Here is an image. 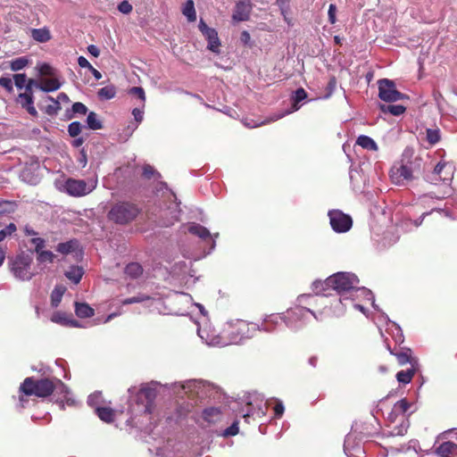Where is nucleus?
I'll list each match as a JSON object with an SVG mask.
<instances>
[{
    "instance_id": "6e6552de",
    "label": "nucleus",
    "mask_w": 457,
    "mask_h": 457,
    "mask_svg": "<svg viewBox=\"0 0 457 457\" xmlns=\"http://www.w3.org/2000/svg\"><path fill=\"white\" fill-rule=\"evenodd\" d=\"M360 279L356 274L353 272L339 271L329 277L325 280L320 278L315 279L312 286H354L359 284Z\"/></svg>"
},
{
    "instance_id": "58836bf2",
    "label": "nucleus",
    "mask_w": 457,
    "mask_h": 457,
    "mask_svg": "<svg viewBox=\"0 0 457 457\" xmlns=\"http://www.w3.org/2000/svg\"><path fill=\"white\" fill-rule=\"evenodd\" d=\"M29 63V59L27 56H21L10 62V69L12 71H19L24 69Z\"/></svg>"
},
{
    "instance_id": "5701e85b",
    "label": "nucleus",
    "mask_w": 457,
    "mask_h": 457,
    "mask_svg": "<svg viewBox=\"0 0 457 457\" xmlns=\"http://www.w3.org/2000/svg\"><path fill=\"white\" fill-rule=\"evenodd\" d=\"M452 165L447 162H438L433 171L432 176H438L442 181L448 182L452 179Z\"/></svg>"
},
{
    "instance_id": "a18cd8bd",
    "label": "nucleus",
    "mask_w": 457,
    "mask_h": 457,
    "mask_svg": "<svg viewBox=\"0 0 457 457\" xmlns=\"http://www.w3.org/2000/svg\"><path fill=\"white\" fill-rule=\"evenodd\" d=\"M37 260L40 263H45V262L53 263L54 260L55 258V255L54 254L53 252L47 251V250H43V249L41 251H39V253H37Z\"/></svg>"
},
{
    "instance_id": "ddd939ff",
    "label": "nucleus",
    "mask_w": 457,
    "mask_h": 457,
    "mask_svg": "<svg viewBox=\"0 0 457 457\" xmlns=\"http://www.w3.org/2000/svg\"><path fill=\"white\" fill-rule=\"evenodd\" d=\"M329 223L336 233H345L353 226V220L350 215L340 210H330L328 213Z\"/></svg>"
},
{
    "instance_id": "052dcab7",
    "label": "nucleus",
    "mask_w": 457,
    "mask_h": 457,
    "mask_svg": "<svg viewBox=\"0 0 457 457\" xmlns=\"http://www.w3.org/2000/svg\"><path fill=\"white\" fill-rule=\"evenodd\" d=\"M72 112L77 114L85 115L87 112V107L84 104L77 102L72 104Z\"/></svg>"
},
{
    "instance_id": "1a4fd4ad",
    "label": "nucleus",
    "mask_w": 457,
    "mask_h": 457,
    "mask_svg": "<svg viewBox=\"0 0 457 457\" xmlns=\"http://www.w3.org/2000/svg\"><path fill=\"white\" fill-rule=\"evenodd\" d=\"M161 386V383L157 381H151L141 387L137 394V400L142 403L141 411L146 414L152 413L157 395V387Z\"/></svg>"
},
{
    "instance_id": "f257e3e1",
    "label": "nucleus",
    "mask_w": 457,
    "mask_h": 457,
    "mask_svg": "<svg viewBox=\"0 0 457 457\" xmlns=\"http://www.w3.org/2000/svg\"><path fill=\"white\" fill-rule=\"evenodd\" d=\"M365 287H316L314 294H302L297 297V305L287 310L285 325L292 329L302 328L311 316L316 318L310 308L303 306L326 305L328 297H336L340 303L349 298L354 290L364 289Z\"/></svg>"
},
{
    "instance_id": "cd10ccee",
    "label": "nucleus",
    "mask_w": 457,
    "mask_h": 457,
    "mask_svg": "<svg viewBox=\"0 0 457 457\" xmlns=\"http://www.w3.org/2000/svg\"><path fill=\"white\" fill-rule=\"evenodd\" d=\"M79 246V243L77 239H71L69 241L59 243L55 248L56 252L62 254H69L76 251Z\"/></svg>"
},
{
    "instance_id": "72a5a7b5",
    "label": "nucleus",
    "mask_w": 457,
    "mask_h": 457,
    "mask_svg": "<svg viewBox=\"0 0 457 457\" xmlns=\"http://www.w3.org/2000/svg\"><path fill=\"white\" fill-rule=\"evenodd\" d=\"M182 13L187 17L189 22L196 20V12L193 0H187L182 8Z\"/></svg>"
},
{
    "instance_id": "3c124183",
    "label": "nucleus",
    "mask_w": 457,
    "mask_h": 457,
    "mask_svg": "<svg viewBox=\"0 0 457 457\" xmlns=\"http://www.w3.org/2000/svg\"><path fill=\"white\" fill-rule=\"evenodd\" d=\"M48 99L52 101V104L47 105L46 108V112L48 115H55L59 110H61V105L59 101H55L52 96H48Z\"/></svg>"
},
{
    "instance_id": "09e8293b",
    "label": "nucleus",
    "mask_w": 457,
    "mask_h": 457,
    "mask_svg": "<svg viewBox=\"0 0 457 457\" xmlns=\"http://www.w3.org/2000/svg\"><path fill=\"white\" fill-rule=\"evenodd\" d=\"M28 79L25 73H17L13 75V81L18 89L24 88L26 90V85Z\"/></svg>"
},
{
    "instance_id": "2f4dec72",
    "label": "nucleus",
    "mask_w": 457,
    "mask_h": 457,
    "mask_svg": "<svg viewBox=\"0 0 457 457\" xmlns=\"http://www.w3.org/2000/svg\"><path fill=\"white\" fill-rule=\"evenodd\" d=\"M220 410L216 407L206 408L203 411V418L209 423L216 422L220 418Z\"/></svg>"
},
{
    "instance_id": "7ed1b4c3",
    "label": "nucleus",
    "mask_w": 457,
    "mask_h": 457,
    "mask_svg": "<svg viewBox=\"0 0 457 457\" xmlns=\"http://www.w3.org/2000/svg\"><path fill=\"white\" fill-rule=\"evenodd\" d=\"M259 329V324L237 320L226 324L224 328L227 345H237L251 338Z\"/></svg>"
},
{
    "instance_id": "aec40b11",
    "label": "nucleus",
    "mask_w": 457,
    "mask_h": 457,
    "mask_svg": "<svg viewBox=\"0 0 457 457\" xmlns=\"http://www.w3.org/2000/svg\"><path fill=\"white\" fill-rule=\"evenodd\" d=\"M344 451L347 457H363L365 453L363 448L359 444L354 443L353 435H348L345 437Z\"/></svg>"
},
{
    "instance_id": "4d7b16f0",
    "label": "nucleus",
    "mask_w": 457,
    "mask_h": 457,
    "mask_svg": "<svg viewBox=\"0 0 457 457\" xmlns=\"http://www.w3.org/2000/svg\"><path fill=\"white\" fill-rule=\"evenodd\" d=\"M51 321L57 324L65 325L68 324V318L64 313L54 312L51 317Z\"/></svg>"
},
{
    "instance_id": "7c9ffc66",
    "label": "nucleus",
    "mask_w": 457,
    "mask_h": 457,
    "mask_svg": "<svg viewBox=\"0 0 457 457\" xmlns=\"http://www.w3.org/2000/svg\"><path fill=\"white\" fill-rule=\"evenodd\" d=\"M356 144L367 150L378 151V149L377 143L371 137L365 135L359 136Z\"/></svg>"
},
{
    "instance_id": "bf43d9fd",
    "label": "nucleus",
    "mask_w": 457,
    "mask_h": 457,
    "mask_svg": "<svg viewBox=\"0 0 457 457\" xmlns=\"http://www.w3.org/2000/svg\"><path fill=\"white\" fill-rule=\"evenodd\" d=\"M239 431V428H238V422L237 421H235L232 423L231 426H229L228 428H227L224 431H223V436H236Z\"/></svg>"
},
{
    "instance_id": "412c9836",
    "label": "nucleus",
    "mask_w": 457,
    "mask_h": 457,
    "mask_svg": "<svg viewBox=\"0 0 457 457\" xmlns=\"http://www.w3.org/2000/svg\"><path fill=\"white\" fill-rule=\"evenodd\" d=\"M251 3L249 0L239 1L235 8L233 19L237 21H245L249 19L251 12Z\"/></svg>"
},
{
    "instance_id": "2eb2a0df",
    "label": "nucleus",
    "mask_w": 457,
    "mask_h": 457,
    "mask_svg": "<svg viewBox=\"0 0 457 457\" xmlns=\"http://www.w3.org/2000/svg\"><path fill=\"white\" fill-rule=\"evenodd\" d=\"M198 28L199 30L206 38V40L208 41L207 49H209L212 53L219 54L220 41L218 37V32L216 31V29L208 27L203 19L200 20Z\"/></svg>"
},
{
    "instance_id": "ea45409f",
    "label": "nucleus",
    "mask_w": 457,
    "mask_h": 457,
    "mask_svg": "<svg viewBox=\"0 0 457 457\" xmlns=\"http://www.w3.org/2000/svg\"><path fill=\"white\" fill-rule=\"evenodd\" d=\"M116 95V89L114 86H106L100 88L97 92V96L101 100L112 99Z\"/></svg>"
},
{
    "instance_id": "f704fd0d",
    "label": "nucleus",
    "mask_w": 457,
    "mask_h": 457,
    "mask_svg": "<svg viewBox=\"0 0 457 457\" xmlns=\"http://www.w3.org/2000/svg\"><path fill=\"white\" fill-rule=\"evenodd\" d=\"M125 274L131 278H137L143 274V268L137 262L129 263L125 268Z\"/></svg>"
},
{
    "instance_id": "f3484780",
    "label": "nucleus",
    "mask_w": 457,
    "mask_h": 457,
    "mask_svg": "<svg viewBox=\"0 0 457 457\" xmlns=\"http://www.w3.org/2000/svg\"><path fill=\"white\" fill-rule=\"evenodd\" d=\"M166 300L169 303H185V304H194L195 305L201 314L204 316V317H206L207 315V312L206 310L204 309V305L201 304V303H193V298L192 296L189 295V294H186V293H182V292H177V291H173L171 294H170L167 297H166Z\"/></svg>"
},
{
    "instance_id": "79ce46f5",
    "label": "nucleus",
    "mask_w": 457,
    "mask_h": 457,
    "mask_svg": "<svg viewBox=\"0 0 457 457\" xmlns=\"http://www.w3.org/2000/svg\"><path fill=\"white\" fill-rule=\"evenodd\" d=\"M383 318L386 320V322L392 324L395 327V333H394L393 337L396 344H402L403 342V334L400 326L389 320L388 316L386 313H382Z\"/></svg>"
},
{
    "instance_id": "c756f323",
    "label": "nucleus",
    "mask_w": 457,
    "mask_h": 457,
    "mask_svg": "<svg viewBox=\"0 0 457 457\" xmlns=\"http://www.w3.org/2000/svg\"><path fill=\"white\" fill-rule=\"evenodd\" d=\"M75 313L79 318H90L94 315V309L87 303L75 302Z\"/></svg>"
},
{
    "instance_id": "c9c22d12",
    "label": "nucleus",
    "mask_w": 457,
    "mask_h": 457,
    "mask_svg": "<svg viewBox=\"0 0 457 457\" xmlns=\"http://www.w3.org/2000/svg\"><path fill=\"white\" fill-rule=\"evenodd\" d=\"M415 367H411V369H408L406 370H400L396 374V378L399 383L409 384L411 381L415 374Z\"/></svg>"
},
{
    "instance_id": "4be33fe9",
    "label": "nucleus",
    "mask_w": 457,
    "mask_h": 457,
    "mask_svg": "<svg viewBox=\"0 0 457 457\" xmlns=\"http://www.w3.org/2000/svg\"><path fill=\"white\" fill-rule=\"evenodd\" d=\"M387 350L391 354L395 355L400 365H404L406 363H410L411 367L418 365V360L411 356V350L410 348H404L403 351L395 353L387 345Z\"/></svg>"
},
{
    "instance_id": "c03bdc74",
    "label": "nucleus",
    "mask_w": 457,
    "mask_h": 457,
    "mask_svg": "<svg viewBox=\"0 0 457 457\" xmlns=\"http://www.w3.org/2000/svg\"><path fill=\"white\" fill-rule=\"evenodd\" d=\"M411 407L406 399L396 402L393 408V412L396 415H403Z\"/></svg>"
},
{
    "instance_id": "8fccbe9b",
    "label": "nucleus",
    "mask_w": 457,
    "mask_h": 457,
    "mask_svg": "<svg viewBox=\"0 0 457 457\" xmlns=\"http://www.w3.org/2000/svg\"><path fill=\"white\" fill-rule=\"evenodd\" d=\"M82 125L79 121H73L68 126V133L71 137H76L81 132Z\"/></svg>"
},
{
    "instance_id": "c85d7f7f",
    "label": "nucleus",
    "mask_w": 457,
    "mask_h": 457,
    "mask_svg": "<svg viewBox=\"0 0 457 457\" xmlns=\"http://www.w3.org/2000/svg\"><path fill=\"white\" fill-rule=\"evenodd\" d=\"M188 232L202 239H207L212 237L210 231L205 227L198 223L190 224L188 227Z\"/></svg>"
},
{
    "instance_id": "f03ea898",
    "label": "nucleus",
    "mask_w": 457,
    "mask_h": 457,
    "mask_svg": "<svg viewBox=\"0 0 457 457\" xmlns=\"http://www.w3.org/2000/svg\"><path fill=\"white\" fill-rule=\"evenodd\" d=\"M21 391L26 395H36L38 397H46L50 395L54 390L60 391L67 395L69 388L59 379L56 384L50 379L44 378L35 381L32 378H27L21 385Z\"/></svg>"
},
{
    "instance_id": "603ef678",
    "label": "nucleus",
    "mask_w": 457,
    "mask_h": 457,
    "mask_svg": "<svg viewBox=\"0 0 457 457\" xmlns=\"http://www.w3.org/2000/svg\"><path fill=\"white\" fill-rule=\"evenodd\" d=\"M15 231H16V225L14 223H10L7 226H5L4 228L0 229V242L4 240L7 237L11 236Z\"/></svg>"
},
{
    "instance_id": "5fc2aeb1",
    "label": "nucleus",
    "mask_w": 457,
    "mask_h": 457,
    "mask_svg": "<svg viewBox=\"0 0 457 457\" xmlns=\"http://www.w3.org/2000/svg\"><path fill=\"white\" fill-rule=\"evenodd\" d=\"M102 402V394L101 392H95L94 394H91L87 397V403L91 407H99V403Z\"/></svg>"
},
{
    "instance_id": "9b49d317",
    "label": "nucleus",
    "mask_w": 457,
    "mask_h": 457,
    "mask_svg": "<svg viewBox=\"0 0 457 457\" xmlns=\"http://www.w3.org/2000/svg\"><path fill=\"white\" fill-rule=\"evenodd\" d=\"M200 338L209 346L224 347L227 346L224 331L218 333L210 324L200 326L197 329Z\"/></svg>"
},
{
    "instance_id": "b1692460",
    "label": "nucleus",
    "mask_w": 457,
    "mask_h": 457,
    "mask_svg": "<svg viewBox=\"0 0 457 457\" xmlns=\"http://www.w3.org/2000/svg\"><path fill=\"white\" fill-rule=\"evenodd\" d=\"M34 86L43 92H53L58 90L62 87V83L56 78H52L43 79L41 82L34 79Z\"/></svg>"
},
{
    "instance_id": "69168bd1",
    "label": "nucleus",
    "mask_w": 457,
    "mask_h": 457,
    "mask_svg": "<svg viewBox=\"0 0 457 457\" xmlns=\"http://www.w3.org/2000/svg\"><path fill=\"white\" fill-rule=\"evenodd\" d=\"M154 174H158L153 166L146 164L143 167V176L146 179H151Z\"/></svg>"
},
{
    "instance_id": "a211bd4d",
    "label": "nucleus",
    "mask_w": 457,
    "mask_h": 457,
    "mask_svg": "<svg viewBox=\"0 0 457 457\" xmlns=\"http://www.w3.org/2000/svg\"><path fill=\"white\" fill-rule=\"evenodd\" d=\"M170 197L172 198L173 202L168 206L167 210L165 211L166 217L162 218V220L160 221V224L163 227H170L173 225L176 221H178L181 212L179 209V204L176 202V195L171 194Z\"/></svg>"
},
{
    "instance_id": "6e6d98bb",
    "label": "nucleus",
    "mask_w": 457,
    "mask_h": 457,
    "mask_svg": "<svg viewBox=\"0 0 457 457\" xmlns=\"http://www.w3.org/2000/svg\"><path fill=\"white\" fill-rule=\"evenodd\" d=\"M129 93L138 97L143 108L145 101V95L144 89L140 87H133L132 88H130Z\"/></svg>"
},
{
    "instance_id": "680f3d73",
    "label": "nucleus",
    "mask_w": 457,
    "mask_h": 457,
    "mask_svg": "<svg viewBox=\"0 0 457 457\" xmlns=\"http://www.w3.org/2000/svg\"><path fill=\"white\" fill-rule=\"evenodd\" d=\"M0 86L4 87L9 93H11L13 89L12 79L9 77H1L0 78Z\"/></svg>"
},
{
    "instance_id": "4468645a",
    "label": "nucleus",
    "mask_w": 457,
    "mask_h": 457,
    "mask_svg": "<svg viewBox=\"0 0 457 457\" xmlns=\"http://www.w3.org/2000/svg\"><path fill=\"white\" fill-rule=\"evenodd\" d=\"M247 404L251 409L244 415L246 422H249L251 415L256 414L260 417L264 416L268 409V401L264 402L263 396L258 393L249 394L247 396Z\"/></svg>"
},
{
    "instance_id": "864d4df0",
    "label": "nucleus",
    "mask_w": 457,
    "mask_h": 457,
    "mask_svg": "<svg viewBox=\"0 0 457 457\" xmlns=\"http://www.w3.org/2000/svg\"><path fill=\"white\" fill-rule=\"evenodd\" d=\"M37 70L40 75L43 76H54L55 71L48 63H41L37 65Z\"/></svg>"
},
{
    "instance_id": "0eeeda50",
    "label": "nucleus",
    "mask_w": 457,
    "mask_h": 457,
    "mask_svg": "<svg viewBox=\"0 0 457 457\" xmlns=\"http://www.w3.org/2000/svg\"><path fill=\"white\" fill-rule=\"evenodd\" d=\"M96 179L86 181L83 179H68L64 183L63 189L69 195L81 197L91 193L96 187Z\"/></svg>"
},
{
    "instance_id": "e2e57ef3",
    "label": "nucleus",
    "mask_w": 457,
    "mask_h": 457,
    "mask_svg": "<svg viewBox=\"0 0 457 457\" xmlns=\"http://www.w3.org/2000/svg\"><path fill=\"white\" fill-rule=\"evenodd\" d=\"M118 10L124 14H129L132 11V5L129 3V1L124 0L120 2L118 5Z\"/></svg>"
},
{
    "instance_id": "4c0bfd02",
    "label": "nucleus",
    "mask_w": 457,
    "mask_h": 457,
    "mask_svg": "<svg viewBox=\"0 0 457 457\" xmlns=\"http://www.w3.org/2000/svg\"><path fill=\"white\" fill-rule=\"evenodd\" d=\"M32 37L40 43L47 42L51 38V35L46 29H34L31 32Z\"/></svg>"
},
{
    "instance_id": "6ab92c4d",
    "label": "nucleus",
    "mask_w": 457,
    "mask_h": 457,
    "mask_svg": "<svg viewBox=\"0 0 457 457\" xmlns=\"http://www.w3.org/2000/svg\"><path fill=\"white\" fill-rule=\"evenodd\" d=\"M306 98H307V93L305 92V90L303 87L296 89L293 93V96L291 97V101H292L291 108L284 113H280V114L274 116L273 118L270 119V120H278L283 118L286 114H290L294 112L298 111L300 109L299 104Z\"/></svg>"
},
{
    "instance_id": "39448f33",
    "label": "nucleus",
    "mask_w": 457,
    "mask_h": 457,
    "mask_svg": "<svg viewBox=\"0 0 457 457\" xmlns=\"http://www.w3.org/2000/svg\"><path fill=\"white\" fill-rule=\"evenodd\" d=\"M12 275L21 280H29L34 275L33 258L31 254L21 253L12 259L9 263Z\"/></svg>"
},
{
    "instance_id": "20e7f679",
    "label": "nucleus",
    "mask_w": 457,
    "mask_h": 457,
    "mask_svg": "<svg viewBox=\"0 0 457 457\" xmlns=\"http://www.w3.org/2000/svg\"><path fill=\"white\" fill-rule=\"evenodd\" d=\"M140 212L137 204L129 201H119L110 208L107 219L116 225L124 226L135 220Z\"/></svg>"
},
{
    "instance_id": "473e14b6",
    "label": "nucleus",
    "mask_w": 457,
    "mask_h": 457,
    "mask_svg": "<svg viewBox=\"0 0 457 457\" xmlns=\"http://www.w3.org/2000/svg\"><path fill=\"white\" fill-rule=\"evenodd\" d=\"M96 413L99 419L104 422L111 423L114 419L113 410L107 407H96Z\"/></svg>"
},
{
    "instance_id": "49530a36",
    "label": "nucleus",
    "mask_w": 457,
    "mask_h": 457,
    "mask_svg": "<svg viewBox=\"0 0 457 457\" xmlns=\"http://www.w3.org/2000/svg\"><path fill=\"white\" fill-rule=\"evenodd\" d=\"M410 426L408 420H403L399 426H396L394 428L392 431L389 432V436H403L406 434L408 428Z\"/></svg>"
},
{
    "instance_id": "e433bc0d",
    "label": "nucleus",
    "mask_w": 457,
    "mask_h": 457,
    "mask_svg": "<svg viewBox=\"0 0 457 457\" xmlns=\"http://www.w3.org/2000/svg\"><path fill=\"white\" fill-rule=\"evenodd\" d=\"M380 109L383 112H388L394 116H399L406 110V108L402 104H382Z\"/></svg>"
},
{
    "instance_id": "a19ab883",
    "label": "nucleus",
    "mask_w": 457,
    "mask_h": 457,
    "mask_svg": "<svg viewBox=\"0 0 457 457\" xmlns=\"http://www.w3.org/2000/svg\"><path fill=\"white\" fill-rule=\"evenodd\" d=\"M87 125L90 129L97 130L102 129L103 125L96 112H90L87 117Z\"/></svg>"
},
{
    "instance_id": "37998d69",
    "label": "nucleus",
    "mask_w": 457,
    "mask_h": 457,
    "mask_svg": "<svg viewBox=\"0 0 457 457\" xmlns=\"http://www.w3.org/2000/svg\"><path fill=\"white\" fill-rule=\"evenodd\" d=\"M66 287H55L51 294V305L55 308L59 305L65 293Z\"/></svg>"
},
{
    "instance_id": "bb28decb",
    "label": "nucleus",
    "mask_w": 457,
    "mask_h": 457,
    "mask_svg": "<svg viewBox=\"0 0 457 457\" xmlns=\"http://www.w3.org/2000/svg\"><path fill=\"white\" fill-rule=\"evenodd\" d=\"M83 274V268L78 265L70 266L68 270L64 272L65 277L73 284L79 283Z\"/></svg>"
},
{
    "instance_id": "423d86ee",
    "label": "nucleus",
    "mask_w": 457,
    "mask_h": 457,
    "mask_svg": "<svg viewBox=\"0 0 457 457\" xmlns=\"http://www.w3.org/2000/svg\"><path fill=\"white\" fill-rule=\"evenodd\" d=\"M164 386H169L174 394L177 395H188L190 396H197L204 398L207 396L209 384L203 380L190 379L184 382H175Z\"/></svg>"
},
{
    "instance_id": "9d476101",
    "label": "nucleus",
    "mask_w": 457,
    "mask_h": 457,
    "mask_svg": "<svg viewBox=\"0 0 457 457\" xmlns=\"http://www.w3.org/2000/svg\"><path fill=\"white\" fill-rule=\"evenodd\" d=\"M393 184L405 186L413 179V168L411 163H397L393 165L389 172Z\"/></svg>"
},
{
    "instance_id": "0e129e2a",
    "label": "nucleus",
    "mask_w": 457,
    "mask_h": 457,
    "mask_svg": "<svg viewBox=\"0 0 457 457\" xmlns=\"http://www.w3.org/2000/svg\"><path fill=\"white\" fill-rule=\"evenodd\" d=\"M30 242L34 245L36 253H39L45 247V240L41 237H33Z\"/></svg>"
},
{
    "instance_id": "de8ad7c7",
    "label": "nucleus",
    "mask_w": 457,
    "mask_h": 457,
    "mask_svg": "<svg viewBox=\"0 0 457 457\" xmlns=\"http://www.w3.org/2000/svg\"><path fill=\"white\" fill-rule=\"evenodd\" d=\"M149 299H155L154 296H149L148 295L138 294L137 296L129 297L121 301L123 305L131 304L136 303H141Z\"/></svg>"
},
{
    "instance_id": "774afa93",
    "label": "nucleus",
    "mask_w": 457,
    "mask_h": 457,
    "mask_svg": "<svg viewBox=\"0 0 457 457\" xmlns=\"http://www.w3.org/2000/svg\"><path fill=\"white\" fill-rule=\"evenodd\" d=\"M132 114L134 116L135 120L137 123H140L143 120L144 112H143L142 108H138V107L134 108L132 111Z\"/></svg>"
},
{
    "instance_id": "13d9d810",
    "label": "nucleus",
    "mask_w": 457,
    "mask_h": 457,
    "mask_svg": "<svg viewBox=\"0 0 457 457\" xmlns=\"http://www.w3.org/2000/svg\"><path fill=\"white\" fill-rule=\"evenodd\" d=\"M427 138L430 144L434 145L437 143L440 139L439 131L435 129H428Z\"/></svg>"
},
{
    "instance_id": "dca6fc26",
    "label": "nucleus",
    "mask_w": 457,
    "mask_h": 457,
    "mask_svg": "<svg viewBox=\"0 0 457 457\" xmlns=\"http://www.w3.org/2000/svg\"><path fill=\"white\" fill-rule=\"evenodd\" d=\"M286 313H272L265 315L262 319V323L259 325L258 330L265 332H272L276 330L282 322L285 323Z\"/></svg>"
},
{
    "instance_id": "393cba45",
    "label": "nucleus",
    "mask_w": 457,
    "mask_h": 457,
    "mask_svg": "<svg viewBox=\"0 0 457 457\" xmlns=\"http://www.w3.org/2000/svg\"><path fill=\"white\" fill-rule=\"evenodd\" d=\"M31 87L34 86V79H29L28 83L26 85V90L23 93H20L17 97V103L21 105V107L34 104V96L31 91Z\"/></svg>"
},
{
    "instance_id": "f8f14e48",
    "label": "nucleus",
    "mask_w": 457,
    "mask_h": 457,
    "mask_svg": "<svg viewBox=\"0 0 457 457\" xmlns=\"http://www.w3.org/2000/svg\"><path fill=\"white\" fill-rule=\"evenodd\" d=\"M378 96L385 102H396L402 99H407L408 96L395 88L394 81L388 79L378 80Z\"/></svg>"
},
{
    "instance_id": "a878e982",
    "label": "nucleus",
    "mask_w": 457,
    "mask_h": 457,
    "mask_svg": "<svg viewBox=\"0 0 457 457\" xmlns=\"http://www.w3.org/2000/svg\"><path fill=\"white\" fill-rule=\"evenodd\" d=\"M456 453L457 444L451 441L442 443L436 449V454L439 457H453Z\"/></svg>"
},
{
    "instance_id": "338daca9",
    "label": "nucleus",
    "mask_w": 457,
    "mask_h": 457,
    "mask_svg": "<svg viewBox=\"0 0 457 457\" xmlns=\"http://www.w3.org/2000/svg\"><path fill=\"white\" fill-rule=\"evenodd\" d=\"M336 12H337L336 5L334 4H329L328 15V21L331 24L336 23V21H337Z\"/></svg>"
}]
</instances>
